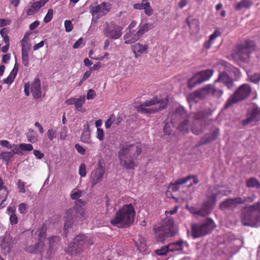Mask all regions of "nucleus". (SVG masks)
<instances>
[{
  "mask_svg": "<svg viewBox=\"0 0 260 260\" xmlns=\"http://www.w3.org/2000/svg\"><path fill=\"white\" fill-rule=\"evenodd\" d=\"M193 179V182L191 183L189 186H192L193 184H197L199 182V180L198 179V177L197 176L195 175H188L186 176V177L180 178L176 180L173 184H172V185L174 186H176L178 185H182L183 184L186 183L187 181L190 180V179Z\"/></svg>",
  "mask_w": 260,
  "mask_h": 260,
  "instance_id": "24",
  "label": "nucleus"
},
{
  "mask_svg": "<svg viewBox=\"0 0 260 260\" xmlns=\"http://www.w3.org/2000/svg\"><path fill=\"white\" fill-rule=\"evenodd\" d=\"M213 70L207 69L198 72L196 76H199V78L193 83H192L193 79H190L188 82V86L189 88H193L196 84H201L202 82L208 80L213 75Z\"/></svg>",
  "mask_w": 260,
  "mask_h": 260,
  "instance_id": "14",
  "label": "nucleus"
},
{
  "mask_svg": "<svg viewBox=\"0 0 260 260\" xmlns=\"http://www.w3.org/2000/svg\"><path fill=\"white\" fill-rule=\"evenodd\" d=\"M47 230V226L45 224L38 229L35 233L37 235L38 241L35 245L28 246L26 249L27 252L30 253L39 252L41 254L47 248L45 244Z\"/></svg>",
  "mask_w": 260,
  "mask_h": 260,
  "instance_id": "7",
  "label": "nucleus"
},
{
  "mask_svg": "<svg viewBox=\"0 0 260 260\" xmlns=\"http://www.w3.org/2000/svg\"><path fill=\"white\" fill-rule=\"evenodd\" d=\"M216 197L217 194L212 193L208 197V201H207L206 202H209L210 205L213 207L216 202Z\"/></svg>",
  "mask_w": 260,
  "mask_h": 260,
  "instance_id": "53",
  "label": "nucleus"
},
{
  "mask_svg": "<svg viewBox=\"0 0 260 260\" xmlns=\"http://www.w3.org/2000/svg\"><path fill=\"white\" fill-rule=\"evenodd\" d=\"M211 113L212 112L210 109H208V110L201 111L194 113L193 117L196 120H202L209 115H211Z\"/></svg>",
  "mask_w": 260,
  "mask_h": 260,
  "instance_id": "33",
  "label": "nucleus"
},
{
  "mask_svg": "<svg viewBox=\"0 0 260 260\" xmlns=\"http://www.w3.org/2000/svg\"><path fill=\"white\" fill-rule=\"evenodd\" d=\"M183 243L184 241L183 240H179L175 242L170 243L168 245L169 251L174 252L176 251L182 250Z\"/></svg>",
  "mask_w": 260,
  "mask_h": 260,
  "instance_id": "27",
  "label": "nucleus"
},
{
  "mask_svg": "<svg viewBox=\"0 0 260 260\" xmlns=\"http://www.w3.org/2000/svg\"><path fill=\"white\" fill-rule=\"evenodd\" d=\"M135 57H138L141 54L147 53L148 46L146 44L142 45L140 43H137L131 47Z\"/></svg>",
  "mask_w": 260,
  "mask_h": 260,
  "instance_id": "22",
  "label": "nucleus"
},
{
  "mask_svg": "<svg viewBox=\"0 0 260 260\" xmlns=\"http://www.w3.org/2000/svg\"><path fill=\"white\" fill-rule=\"evenodd\" d=\"M254 208H251L250 205L243 208L241 215V220L244 226H254L255 224Z\"/></svg>",
  "mask_w": 260,
  "mask_h": 260,
  "instance_id": "10",
  "label": "nucleus"
},
{
  "mask_svg": "<svg viewBox=\"0 0 260 260\" xmlns=\"http://www.w3.org/2000/svg\"><path fill=\"white\" fill-rule=\"evenodd\" d=\"M85 96H80L79 98H75V107L76 110L80 111L83 105L85 103Z\"/></svg>",
  "mask_w": 260,
  "mask_h": 260,
  "instance_id": "39",
  "label": "nucleus"
},
{
  "mask_svg": "<svg viewBox=\"0 0 260 260\" xmlns=\"http://www.w3.org/2000/svg\"><path fill=\"white\" fill-rule=\"evenodd\" d=\"M20 148L21 151H30L33 150V146L30 144L20 143Z\"/></svg>",
  "mask_w": 260,
  "mask_h": 260,
  "instance_id": "45",
  "label": "nucleus"
},
{
  "mask_svg": "<svg viewBox=\"0 0 260 260\" xmlns=\"http://www.w3.org/2000/svg\"><path fill=\"white\" fill-rule=\"evenodd\" d=\"M105 173V167L102 165V164H99L98 168L93 170L90 175V183L92 187L102 180Z\"/></svg>",
  "mask_w": 260,
  "mask_h": 260,
  "instance_id": "15",
  "label": "nucleus"
},
{
  "mask_svg": "<svg viewBox=\"0 0 260 260\" xmlns=\"http://www.w3.org/2000/svg\"><path fill=\"white\" fill-rule=\"evenodd\" d=\"M83 194V191L80 190H76L74 189L72 191V192L71 193V198L72 200H77L79 199V198L82 197V194Z\"/></svg>",
  "mask_w": 260,
  "mask_h": 260,
  "instance_id": "41",
  "label": "nucleus"
},
{
  "mask_svg": "<svg viewBox=\"0 0 260 260\" xmlns=\"http://www.w3.org/2000/svg\"><path fill=\"white\" fill-rule=\"evenodd\" d=\"M48 243H49V245H48L49 251L50 252L52 250V248L53 246L54 245H55V243H57V241H58L59 240V237H57V236H52V237L49 238L48 239ZM47 255L48 256H50V255L49 254V251L47 252Z\"/></svg>",
  "mask_w": 260,
  "mask_h": 260,
  "instance_id": "38",
  "label": "nucleus"
},
{
  "mask_svg": "<svg viewBox=\"0 0 260 260\" xmlns=\"http://www.w3.org/2000/svg\"><path fill=\"white\" fill-rule=\"evenodd\" d=\"M164 132L167 135L171 134L172 129L170 127V124L169 123H166L164 126Z\"/></svg>",
  "mask_w": 260,
  "mask_h": 260,
  "instance_id": "64",
  "label": "nucleus"
},
{
  "mask_svg": "<svg viewBox=\"0 0 260 260\" xmlns=\"http://www.w3.org/2000/svg\"><path fill=\"white\" fill-rule=\"evenodd\" d=\"M53 11L52 9L48 10L47 14L44 18V21L45 23H48L50 22L53 17Z\"/></svg>",
  "mask_w": 260,
  "mask_h": 260,
  "instance_id": "47",
  "label": "nucleus"
},
{
  "mask_svg": "<svg viewBox=\"0 0 260 260\" xmlns=\"http://www.w3.org/2000/svg\"><path fill=\"white\" fill-rule=\"evenodd\" d=\"M216 89L214 86L210 84L206 85L201 90L194 91L189 95L190 100H195L196 98L202 99L205 96L206 93L214 94Z\"/></svg>",
  "mask_w": 260,
  "mask_h": 260,
  "instance_id": "16",
  "label": "nucleus"
},
{
  "mask_svg": "<svg viewBox=\"0 0 260 260\" xmlns=\"http://www.w3.org/2000/svg\"><path fill=\"white\" fill-rule=\"evenodd\" d=\"M256 45L251 40H246L244 44H238L233 49L231 57L235 61L247 62L251 54L255 49Z\"/></svg>",
  "mask_w": 260,
  "mask_h": 260,
  "instance_id": "3",
  "label": "nucleus"
},
{
  "mask_svg": "<svg viewBox=\"0 0 260 260\" xmlns=\"http://www.w3.org/2000/svg\"><path fill=\"white\" fill-rule=\"evenodd\" d=\"M27 138L28 141L31 143H35L38 140L37 137L35 134L33 130H32L31 132H29L27 134Z\"/></svg>",
  "mask_w": 260,
  "mask_h": 260,
  "instance_id": "46",
  "label": "nucleus"
},
{
  "mask_svg": "<svg viewBox=\"0 0 260 260\" xmlns=\"http://www.w3.org/2000/svg\"><path fill=\"white\" fill-rule=\"evenodd\" d=\"M169 252L168 245L162 246L160 249H156L154 251L155 254L160 256L165 255Z\"/></svg>",
  "mask_w": 260,
  "mask_h": 260,
  "instance_id": "42",
  "label": "nucleus"
},
{
  "mask_svg": "<svg viewBox=\"0 0 260 260\" xmlns=\"http://www.w3.org/2000/svg\"><path fill=\"white\" fill-rule=\"evenodd\" d=\"M242 204L243 198L241 197L229 199V208L231 207H236L238 205Z\"/></svg>",
  "mask_w": 260,
  "mask_h": 260,
  "instance_id": "34",
  "label": "nucleus"
},
{
  "mask_svg": "<svg viewBox=\"0 0 260 260\" xmlns=\"http://www.w3.org/2000/svg\"><path fill=\"white\" fill-rule=\"evenodd\" d=\"M122 169L126 170L133 169L135 164H121Z\"/></svg>",
  "mask_w": 260,
  "mask_h": 260,
  "instance_id": "61",
  "label": "nucleus"
},
{
  "mask_svg": "<svg viewBox=\"0 0 260 260\" xmlns=\"http://www.w3.org/2000/svg\"><path fill=\"white\" fill-rule=\"evenodd\" d=\"M90 12L92 15L99 13L100 15H105L110 9L107 8L106 3L103 2L101 5H91L90 6Z\"/></svg>",
  "mask_w": 260,
  "mask_h": 260,
  "instance_id": "19",
  "label": "nucleus"
},
{
  "mask_svg": "<svg viewBox=\"0 0 260 260\" xmlns=\"http://www.w3.org/2000/svg\"><path fill=\"white\" fill-rule=\"evenodd\" d=\"M221 35V32L219 30H215L214 32L209 36V39L212 41L214 40L217 37Z\"/></svg>",
  "mask_w": 260,
  "mask_h": 260,
  "instance_id": "58",
  "label": "nucleus"
},
{
  "mask_svg": "<svg viewBox=\"0 0 260 260\" xmlns=\"http://www.w3.org/2000/svg\"><path fill=\"white\" fill-rule=\"evenodd\" d=\"M96 138L100 141H102L104 138V131L102 128H98L96 130Z\"/></svg>",
  "mask_w": 260,
  "mask_h": 260,
  "instance_id": "52",
  "label": "nucleus"
},
{
  "mask_svg": "<svg viewBox=\"0 0 260 260\" xmlns=\"http://www.w3.org/2000/svg\"><path fill=\"white\" fill-rule=\"evenodd\" d=\"M28 206L25 203H21L18 206V211L22 214H25L27 211Z\"/></svg>",
  "mask_w": 260,
  "mask_h": 260,
  "instance_id": "48",
  "label": "nucleus"
},
{
  "mask_svg": "<svg viewBox=\"0 0 260 260\" xmlns=\"http://www.w3.org/2000/svg\"><path fill=\"white\" fill-rule=\"evenodd\" d=\"M251 91V87L249 84H242L229 99V106L247 99L250 95Z\"/></svg>",
  "mask_w": 260,
  "mask_h": 260,
  "instance_id": "9",
  "label": "nucleus"
},
{
  "mask_svg": "<svg viewBox=\"0 0 260 260\" xmlns=\"http://www.w3.org/2000/svg\"><path fill=\"white\" fill-rule=\"evenodd\" d=\"M12 209V214L10 215V223L12 225H15L18 223V219L17 218V215L15 213V209L11 207H9L7 208V210H11Z\"/></svg>",
  "mask_w": 260,
  "mask_h": 260,
  "instance_id": "37",
  "label": "nucleus"
},
{
  "mask_svg": "<svg viewBox=\"0 0 260 260\" xmlns=\"http://www.w3.org/2000/svg\"><path fill=\"white\" fill-rule=\"evenodd\" d=\"M252 4V1L250 0H242L236 5L235 9L237 11L241 10L243 8L249 9Z\"/></svg>",
  "mask_w": 260,
  "mask_h": 260,
  "instance_id": "32",
  "label": "nucleus"
},
{
  "mask_svg": "<svg viewBox=\"0 0 260 260\" xmlns=\"http://www.w3.org/2000/svg\"><path fill=\"white\" fill-rule=\"evenodd\" d=\"M255 199V195L253 194L251 196L244 197L243 199V204L245 203H252L254 201Z\"/></svg>",
  "mask_w": 260,
  "mask_h": 260,
  "instance_id": "60",
  "label": "nucleus"
},
{
  "mask_svg": "<svg viewBox=\"0 0 260 260\" xmlns=\"http://www.w3.org/2000/svg\"><path fill=\"white\" fill-rule=\"evenodd\" d=\"M141 37L137 28L136 29L128 30L124 36V43L126 44L135 43Z\"/></svg>",
  "mask_w": 260,
  "mask_h": 260,
  "instance_id": "18",
  "label": "nucleus"
},
{
  "mask_svg": "<svg viewBox=\"0 0 260 260\" xmlns=\"http://www.w3.org/2000/svg\"><path fill=\"white\" fill-rule=\"evenodd\" d=\"M90 134L88 131H84L81 135V139L84 143H89L90 142Z\"/></svg>",
  "mask_w": 260,
  "mask_h": 260,
  "instance_id": "43",
  "label": "nucleus"
},
{
  "mask_svg": "<svg viewBox=\"0 0 260 260\" xmlns=\"http://www.w3.org/2000/svg\"><path fill=\"white\" fill-rule=\"evenodd\" d=\"M142 145L123 144L118 152L121 162H133V158L137 157L142 151Z\"/></svg>",
  "mask_w": 260,
  "mask_h": 260,
  "instance_id": "4",
  "label": "nucleus"
},
{
  "mask_svg": "<svg viewBox=\"0 0 260 260\" xmlns=\"http://www.w3.org/2000/svg\"><path fill=\"white\" fill-rule=\"evenodd\" d=\"M161 228L168 231L170 235L174 236L176 234V230L174 227V220L172 218H169L165 220L164 223L160 225Z\"/></svg>",
  "mask_w": 260,
  "mask_h": 260,
  "instance_id": "23",
  "label": "nucleus"
},
{
  "mask_svg": "<svg viewBox=\"0 0 260 260\" xmlns=\"http://www.w3.org/2000/svg\"><path fill=\"white\" fill-rule=\"evenodd\" d=\"M10 149H12V151H11V152L14 153V155L15 154H21L22 151H21V149H20V144L19 145H15V144L12 145L11 147H10Z\"/></svg>",
  "mask_w": 260,
  "mask_h": 260,
  "instance_id": "49",
  "label": "nucleus"
},
{
  "mask_svg": "<svg viewBox=\"0 0 260 260\" xmlns=\"http://www.w3.org/2000/svg\"><path fill=\"white\" fill-rule=\"evenodd\" d=\"M136 245L137 246L140 251L145 250L146 248V245L144 241H141L140 243V245H138V243L136 242Z\"/></svg>",
  "mask_w": 260,
  "mask_h": 260,
  "instance_id": "63",
  "label": "nucleus"
},
{
  "mask_svg": "<svg viewBox=\"0 0 260 260\" xmlns=\"http://www.w3.org/2000/svg\"><path fill=\"white\" fill-rule=\"evenodd\" d=\"M245 184L248 188H254L256 189L260 188V182L254 177H251L247 179L245 181Z\"/></svg>",
  "mask_w": 260,
  "mask_h": 260,
  "instance_id": "29",
  "label": "nucleus"
},
{
  "mask_svg": "<svg viewBox=\"0 0 260 260\" xmlns=\"http://www.w3.org/2000/svg\"><path fill=\"white\" fill-rule=\"evenodd\" d=\"M56 131H54L53 129H49L47 132L48 137L50 140L52 141L54 138L56 137Z\"/></svg>",
  "mask_w": 260,
  "mask_h": 260,
  "instance_id": "56",
  "label": "nucleus"
},
{
  "mask_svg": "<svg viewBox=\"0 0 260 260\" xmlns=\"http://www.w3.org/2000/svg\"><path fill=\"white\" fill-rule=\"evenodd\" d=\"M153 230L155 234V237L158 242H164L166 238L173 236L170 235L168 231L165 230L160 226L154 227Z\"/></svg>",
  "mask_w": 260,
  "mask_h": 260,
  "instance_id": "21",
  "label": "nucleus"
},
{
  "mask_svg": "<svg viewBox=\"0 0 260 260\" xmlns=\"http://www.w3.org/2000/svg\"><path fill=\"white\" fill-rule=\"evenodd\" d=\"M115 120V116L114 114H112L110 116L108 119L105 122V127L107 129H109L111 127L112 124L114 123Z\"/></svg>",
  "mask_w": 260,
  "mask_h": 260,
  "instance_id": "44",
  "label": "nucleus"
},
{
  "mask_svg": "<svg viewBox=\"0 0 260 260\" xmlns=\"http://www.w3.org/2000/svg\"><path fill=\"white\" fill-rule=\"evenodd\" d=\"M9 191L7 188L0 189V209L4 208L6 206V200L7 198Z\"/></svg>",
  "mask_w": 260,
  "mask_h": 260,
  "instance_id": "30",
  "label": "nucleus"
},
{
  "mask_svg": "<svg viewBox=\"0 0 260 260\" xmlns=\"http://www.w3.org/2000/svg\"><path fill=\"white\" fill-rule=\"evenodd\" d=\"M14 153L10 151H5L0 154V159L6 162L9 161L13 156Z\"/></svg>",
  "mask_w": 260,
  "mask_h": 260,
  "instance_id": "40",
  "label": "nucleus"
},
{
  "mask_svg": "<svg viewBox=\"0 0 260 260\" xmlns=\"http://www.w3.org/2000/svg\"><path fill=\"white\" fill-rule=\"evenodd\" d=\"M33 153L35 157L38 159H41L44 156V154L43 153L41 152L40 150H34L33 151Z\"/></svg>",
  "mask_w": 260,
  "mask_h": 260,
  "instance_id": "62",
  "label": "nucleus"
},
{
  "mask_svg": "<svg viewBox=\"0 0 260 260\" xmlns=\"http://www.w3.org/2000/svg\"><path fill=\"white\" fill-rule=\"evenodd\" d=\"M96 96V93L94 90L90 89L87 93V99L91 100L93 99Z\"/></svg>",
  "mask_w": 260,
  "mask_h": 260,
  "instance_id": "59",
  "label": "nucleus"
},
{
  "mask_svg": "<svg viewBox=\"0 0 260 260\" xmlns=\"http://www.w3.org/2000/svg\"><path fill=\"white\" fill-rule=\"evenodd\" d=\"M43 6L39 1L34 2L26 11V14L28 16L34 14L39 10Z\"/></svg>",
  "mask_w": 260,
  "mask_h": 260,
  "instance_id": "31",
  "label": "nucleus"
},
{
  "mask_svg": "<svg viewBox=\"0 0 260 260\" xmlns=\"http://www.w3.org/2000/svg\"><path fill=\"white\" fill-rule=\"evenodd\" d=\"M74 210L73 209H70L66 212L67 220L64 225V232L71 227V224L73 223L72 219H73L72 214L74 213Z\"/></svg>",
  "mask_w": 260,
  "mask_h": 260,
  "instance_id": "28",
  "label": "nucleus"
},
{
  "mask_svg": "<svg viewBox=\"0 0 260 260\" xmlns=\"http://www.w3.org/2000/svg\"><path fill=\"white\" fill-rule=\"evenodd\" d=\"M18 69L19 65L17 62H16L13 70L10 72L9 76L6 79H4V82L7 84H11L17 75Z\"/></svg>",
  "mask_w": 260,
  "mask_h": 260,
  "instance_id": "26",
  "label": "nucleus"
},
{
  "mask_svg": "<svg viewBox=\"0 0 260 260\" xmlns=\"http://www.w3.org/2000/svg\"><path fill=\"white\" fill-rule=\"evenodd\" d=\"M213 209V206L210 205L209 202H204L201 209L196 212L197 215L206 216L210 214Z\"/></svg>",
  "mask_w": 260,
  "mask_h": 260,
  "instance_id": "25",
  "label": "nucleus"
},
{
  "mask_svg": "<svg viewBox=\"0 0 260 260\" xmlns=\"http://www.w3.org/2000/svg\"><path fill=\"white\" fill-rule=\"evenodd\" d=\"M167 101L160 102L157 97H153L150 100L146 101L144 103L137 107L139 112L144 114H152L164 109Z\"/></svg>",
  "mask_w": 260,
  "mask_h": 260,
  "instance_id": "5",
  "label": "nucleus"
},
{
  "mask_svg": "<svg viewBox=\"0 0 260 260\" xmlns=\"http://www.w3.org/2000/svg\"><path fill=\"white\" fill-rule=\"evenodd\" d=\"M25 183L22 181L21 180H19L17 183V186L19 189V191L21 193H24L26 190L25 189Z\"/></svg>",
  "mask_w": 260,
  "mask_h": 260,
  "instance_id": "50",
  "label": "nucleus"
},
{
  "mask_svg": "<svg viewBox=\"0 0 260 260\" xmlns=\"http://www.w3.org/2000/svg\"><path fill=\"white\" fill-rule=\"evenodd\" d=\"M219 129L216 127H213L209 134H206L200 141L199 145L206 144L212 142L217 137Z\"/></svg>",
  "mask_w": 260,
  "mask_h": 260,
  "instance_id": "20",
  "label": "nucleus"
},
{
  "mask_svg": "<svg viewBox=\"0 0 260 260\" xmlns=\"http://www.w3.org/2000/svg\"><path fill=\"white\" fill-rule=\"evenodd\" d=\"M151 26L152 24L149 23L140 24L137 29L140 36L142 37L145 32L148 31Z\"/></svg>",
  "mask_w": 260,
  "mask_h": 260,
  "instance_id": "35",
  "label": "nucleus"
},
{
  "mask_svg": "<svg viewBox=\"0 0 260 260\" xmlns=\"http://www.w3.org/2000/svg\"><path fill=\"white\" fill-rule=\"evenodd\" d=\"M14 241L9 235L0 237V250L3 255L10 253L13 248Z\"/></svg>",
  "mask_w": 260,
  "mask_h": 260,
  "instance_id": "13",
  "label": "nucleus"
},
{
  "mask_svg": "<svg viewBox=\"0 0 260 260\" xmlns=\"http://www.w3.org/2000/svg\"><path fill=\"white\" fill-rule=\"evenodd\" d=\"M93 243L92 237L84 234H79L75 237L64 251L71 256H78L86 249H89Z\"/></svg>",
  "mask_w": 260,
  "mask_h": 260,
  "instance_id": "2",
  "label": "nucleus"
},
{
  "mask_svg": "<svg viewBox=\"0 0 260 260\" xmlns=\"http://www.w3.org/2000/svg\"><path fill=\"white\" fill-rule=\"evenodd\" d=\"M260 120V108L257 107L253 108L247 113V118L243 120V124L245 125L251 122H257Z\"/></svg>",
  "mask_w": 260,
  "mask_h": 260,
  "instance_id": "17",
  "label": "nucleus"
},
{
  "mask_svg": "<svg viewBox=\"0 0 260 260\" xmlns=\"http://www.w3.org/2000/svg\"><path fill=\"white\" fill-rule=\"evenodd\" d=\"M122 29V27L116 24H107L104 30V34L111 39L116 40L121 36Z\"/></svg>",
  "mask_w": 260,
  "mask_h": 260,
  "instance_id": "12",
  "label": "nucleus"
},
{
  "mask_svg": "<svg viewBox=\"0 0 260 260\" xmlns=\"http://www.w3.org/2000/svg\"><path fill=\"white\" fill-rule=\"evenodd\" d=\"M135 216V211L133 205L132 204H126L118 210L110 223L119 228L128 227L134 222Z\"/></svg>",
  "mask_w": 260,
  "mask_h": 260,
  "instance_id": "1",
  "label": "nucleus"
},
{
  "mask_svg": "<svg viewBox=\"0 0 260 260\" xmlns=\"http://www.w3.org/2000/svg\"><path fill=\"white\" fill-rule=\"evenodd\" d=\"M228 77L224 74H220L216 81H223L225 85L228 86Z\"/></svg>",
  "mask_w": 260,
  "mask_h": 260,
  "instance_id": "57",
  "label": "nucleus"
},
{
  "mask_svg": "<svg viewBox=\"0 0 260 260\" xmlns=\"http://www.w3.org/2000/svg\"><path fill=\"white\" fill-rule=\"evenodd\" d=\"M64 26L66 31L67 32L71 31L73 28V25L70 20H66L64 21Z\"/></svg>",
  "mask_w": 260,
  "mask_h": 260,
  "instance_id": "55",
  "label": "nucleus"
},
{
  "mask_svg": "<svg viewBox=\"0 0 260 260\" xmlns=\"http://www.w3.org/2000/svg\"><path fill=\"white\" fill-rule=\"evenodd\" d=\"M24 88L25 94L27 96L29 95V89L34 99H38L41 96V81L39 78H35L31 85L28 82L25 83Z\"/></svg>",
  "mask_w": 260,
  "mask_h": 260,
  "instance_id": "11",
  "label": "nucleus"
},
{
  "mask_svg": "<svg viewBox=\"0 0 260 260\" xmlns=\"http://www.w3.org/2000/svg\"><path fill=\"white\" fill-rule=\"evenodd\" d=\"M250 81L254 83H257L260 81V76L258 73H255L250 77Z\"/></svg>",
  "mask_w": 260,
  "mask_h": 260,
  "instance_id": "54",
  "label": "nucleus"
},
{
  "mask_svg": "<svg viewBox=\"0 0 260 260\" xmlns=\"http://www.w3.org/2000/svg\"><path fill=\"white\" fill-rule=\"evenodd\" d=\"M79 173L81 177L86 176V170L85 164H81L79 169Z\"/></svg>",
  "mask_w": 260,
  "mask_h": 260,
  "instance_id": "51",
  "label": "nucleus"
},
{
  "mask_svg": "<svg viewBox=\"0 0 260 260\" xmlns=\"http://www.w3.org/2000/svg\"><path fill=\"white\" fill-rule=\"evenodd\" d=\"M215 227L213 220L208 218L201 223L192 224L191 226V235L194 238H198L210 234Z\"/></svg>",
  "mask_w": 260,
  "mask_h": 260,
  "instance_id": "6",
  "label": "nucleus"
},
{
  "mask_svg": "<svg viewBox=\"0 0 260 260\" xmlns=\"http://www.w3.org/2000/svg\"><path fill=\"white\" fill-rule=\"evenodd\" d=\"M185 112L181 109H177L172 114L171 119L172 124H175L177 120L180 121L177 128L183 134L188 133L189 132L188 120L185 118Z\"/></svg>",
  "mask_w": 260,
  "mask_h": 260,
  "instance_id": "8",
  "label": "nucleus"
},
{
  "mask_svg": "<svg viewBox=\"0 0 260 260\" xmlns=\"http://www.w3.org/2000/svg\"><path fill=\"white\" fill-rule=\"evenodd\" d=\"M22 63L25 67H27L29 64L28 53L26 49H24L22 45Z\"/></svg>",
  "mask_w": 260,
  "mask_h": 260,
  "instance_id": "36",
  "label": "nucleus"
}]
</instances>
